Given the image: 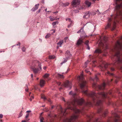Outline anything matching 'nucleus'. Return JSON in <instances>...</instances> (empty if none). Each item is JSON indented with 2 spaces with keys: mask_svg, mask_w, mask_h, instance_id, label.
Instances as JSON below:
<instances>
[{
  "mask_svg": "<svg viewBox=\"0 0 122 122\" xmlns=\"http://www.w3.org/2000/svg\"><path fill=\"white\" fill-rule=\"evenodd\" d=\"M84 102L83 99L82 98H78L75 99L73 102L70 103L68 102L67 103V105L68 106V108L67 109H64V111L63 112L62 107H60V111L61 112V113L64 116L65 115V112L67 109H70L71 110H73L75 113H78L81 112L80 110L77 109L76 107H71L69 106L70 105H72L73 106H74L75 104L77 103L79 105H81Z\"/></svg>",
  "mask_w": 122,
  "mask_h": 122,
  "instance_id": "nucleus-1",
  "label": "nucleus"
},
{
  "mask_svg": "<svg viewBox=\"0 0 122 122\" xmlns=\"http://www.w3.org/2000/svg\"><path fill=\"white\" fill-rule=\"evenodd\" d=\"M114 1L117 5L115 10H118L117 14L114 16V18H116L118 15L122 16V10H120L122 8V0H114Z\"/></svg>",
  "mask_w": 122,
  "mask_h": 122,
  "instance_id": "nucleus-2",
  "label": "nucleus"
},
{
  "mask_svg": "<svg viewBox=\"0 0 122 122\" xmlns=\"http://www.w3.org/2000/svg\"><path fill=\"white\" fill-rule=\"evenodd\" d=\"M82 93H83L85 94L87 96H89L92 97H94V98H93V99L94 100H95L94 98H97L99 96H102L104 97H106V93H105L103 92H101L99 93L98 94H96L94 92H92L90 94H88L87 93V90H86L85 91H82Z\"/></svg>",
  "mask_w": 122,
  "mask_h": 122,
  "instance_id": "nucleus-3",
  "label": "nucleus"
},
{
  "mask_svg": "<svg viewBox=\"0 0 122 122\" xmlns=\"http://www.w3.org/2000/svg\"><path fill=\"white\" fill-rule=\"evenodd\" d=\"M87 23L86 25H84V27H83L82 28L81 30L78 31L77 33H79L81 32V34L80 36L79 39L77 41L76 45H77L79 46L81 44L83 43L82 40L83 39L85 38L86 36V35L85 33L83 31V28L85 25L87 24Z\"/></svg>",
  "mask_w": 122,
  "mask_h": 122,
  "instance_id": "nucleus-4",
  "label": "nucleus"
},
{
  "mask_svg": "<svg viewBox=\"0 0 122 122\" xmlns=\"http://www.w3.org/2000/svg\"><path fill=\"white\" fill-rule=\"evenodd\" d=\"M122 53L120 51H118L116 53L115 57L116 58V61L118 62H121L122 61Z\"/></svg>",
  "mask_w": 122,
  "mask_h": 122,
  "instance_id": "nucleus-5",
  "label": "nucleus"
},
{
  "mask_svg": "<svg viewBox=\"0 0 122 122\" xmlns=\"http://www.w3.org/2000/svg\"><path fill=\"white\" fill-rule=\"evenodd\" d=\"M78 116L76 114H73L70 118H66L64 121V122H73L77 119Z\"/></svg>",
  "mask_w": 122,
  "mask_h": 122,
  "instance_id": "nucleus-6",
  "label": "nucleus"
},
{
  "mask_svg": "<svg viewBox=\"0 0 122 122\" xmlns=\"http://www.w3.org/2000/svg\"><path fill=\"white\" fill-rule=\"evenodd\" d=\"M78 79L80 80H83L82 82L80 84V87L81 89L83 88L86 86V81L83 80V77L82 74H81L80 76L78 77Z\"/></svg>",
  "mask_w": 122,
  "mask_h": 122,
  "instance_id": "nucleus-7",
  "label": "nucleus"
},
{
  "mask_svg": "<svg viewBox=\"0 0 122 122\" xmlns=\"http://www.w3.org/2000/svg\"><path fill=\"white\" fill-rule=\"evenodd\" d=\"M80 2V0H73L71 3V4L73 7H76L79 5Z\"/></svg>",
  "mask_w": 122,
  "mask_h": 122,
  "instance_id": "nucleus-8",
  "label": "nucleus"
},
{
  "mask_svg": "<svg viewBox=\"0 0 122 122\" xmlns=\"http://www.w3.org/2000/svg\"><path fill=\"white\" fill-rule=\"evenodd\" d=\"M116 48H118L120 49L122 46V42L120 41H117L116 44Z\"/></svg>",
  "mask_w": 122,
  "mask_h": 122,
  "instance_id": "nucleus-9",
  "label": "nucleus"
},
{
  "mask_svg": "<svg viewBox=\"0 0 122 122\" xmlns=\"http://www.w3.org/2000/svg\"><path fill=\"white\" fill-rule=\"evenodd\" d=\"M65 56L66 57V59L68 60L69 59V58L71 56V55L70 54L69 51H67L66 52Z\"/></svg>",
  "mask_w": 122,
  "mask_h": 122,
  "instance_id": "nucleus-10",
  "label": "nucleus"
},
{
  "mask_svg": "<svg viewBox=\"0 0 122 122\" xmlns=\"http://www.w3.org/2000/svg\"><path fill=\"white\" fill-rule=\"evenodd\" d=\"M71 84L68 81H67L66 83H65L64 85V86L65 87H70L71 86Z\"/></svg>",
  "mask_w": 122,
  "mask_h": 122,
  "instance_id": "nucleus-11",
  "label": "nucleus"
},
{
  "mask_svg": "<svg viewBox=\"0 0 122 122\" xmlns=\"http://www.w3.org/2000/svg\"><path fill=\"white\" fill-rule=\"evenodd\" d=\"M90 14L89 12H87L83 16L84 18L88 19L89 18Z\"/></svg>",
  "mask_w": 122,
  "mask_h": 122,
  "instance_id": "nucleus-12",
  "label": "nucleus"
},
{
  "mask_svg": "<svg viewBox=\"0 0 122 122\" xmlns=\"http://www.w3.org/2000/svg\"><path fill=\"white\" fill-rule=\"evenodd\" d=\"M112 20V18H109L108 20V23L105 27L106 29H107L108 28H109L111 24L110 23V22Z\"/></svg>",
  "mask_w": 122,
  "mask_h": 122,
  "instance_id": "nucleus-13",
  "label": "nucleus"
},
{
  "mask_svg": "<svg viewBox=\"0 0 122 122\" xmlns=\"http://www.w3.org/2000/svg\"><path fill=\"white\" fill-rule=\"evenodd\" d=\"M66 20H68V21L70 22V24L68 25V27L69 28L73 24V22L72 21L70 18H66Z\"/></svg>",
  "mask_w": 122,
  "mask_h": 122,
  "instance_id": "nucleus-14",
  "label": "nucleus"
},
{
  "mask_svg": "<svg viewBox=\"0 0 122 122\" xmlns=\"http://www.w3.org/2000/svg\"><path fill=\"white\" fill-rule=\"evenodd\" d=\"M66 20H68V21L70 22V24L68 25V27L69 28L73 24V22L72 21L70 18H66Z\"/></svg>",
  "mask_w": 122,
  "mask_h": 122,
  "instance_id": "nucleus-15",
  "label": "nucleus"
},
{
  "mask_svg": "<svg viewBox=\"0 0 122 122\" xmlns=\"http://www.w3.org/2000/svg\"><path fill=\"white\" fill-rule=\"evenodd\" d=\"M66 20H68V21L70 22V24L68 25V27L69 28L73 24V22L72 21L70 18H66Z\"/></svg>",
  "mask_w": 122,
  "mask_h": 122,
  "instance_id": "nucleus-16",
  "label": "nucleus"
},
{
  "mask_svg": "<svg viewBox=\"0 0 122 122\" xmlns=\"http://www.w3.org/2000/svg\"><path fill=\"white\" fill-rule=\"evenodd\" d=\"M39 4H38L36 5L35 6V7L33 8L31 10L32 11H34L36 10L38 8Z\"/></svg>",
  "mask_w": 122,
  "mask_h": 122,
  "instance_id": "nucleus-17",
  "label": "nucleus"
},
{
  "mask_svg": "<svg viewBox=\"0 0 122 122\" xmlns=\"http://www.w3.org/2000/svg\"><path fill=\"white\" fill-rule=\"evenodd\" d=\"M106 85V84L105 83H104L101 86H98V87L99 89H103Z\"/></svg>",
  "mask_w": 122,
  "mask_h": 122,
  "instance_id": "nucleus-18",
  "label": "nucleus"
},
{
  "mask_svg": "<svg viewBox=\"0 0 122 122\" xmlns=\"http://www.w3.org/2000/svg\"><path fill=\"white\" fill-rule=\"evenodd\" d=\"M63 40H62L60 41L58 43H57V45H58V46H57V48H58V47H61V45L63 43Z\"/></svg>",
  "mask_w": 122,
  "mask_h": 122,
  "instance_id": "nucleus-19",
  "label": "nucleus"
},
{
  "mask_svg": "<svg viewBox=\"0 0 122 122\" xmlns=\"http://www.w3.org/2000/svg\"><path fill=\"white\" fill-rule=\"evenodd\" d=\"M45 81L43 80H41L40 83V85L41 86H43L45 84Z\"/></svg>",
  "mask_w": 122,
  "mask_h": 122,
  "instance_id": "nucleus-20",
  "label": "nucleus"
},
{
  "mask_svg": "<svg viewBox=\"0 0 122 122\" xmlns=\"http://www.w3.org/2000/svg\"><path fill=\"white\" fill-rule=\"evenodd\" d=\"M85 3L87 7H89L91 5V3L88 1H86Z\"/></svg>",
  "mask_w": 122,
  "mask_h": 122,
  "instance_id": "nucleus-21",
  "label": "nucleus"
},
{
  "mask_svg": "<svg viewBox=\"0 0 122 122\" xmlns=\"http://www.w3.org/2000/svg\"><path fill=\"white\" fill-rule=\"evenodd\" d=\"M69 4V3L68 2H66L65 3H62V5L64 7H66L68 6Z\"/></svg>",
  "mask_w": 122,
  "mask_h": 122,
  "instance_id": "nucleus-22",
  "label": "nucleus"
},
{
  "mask_svg": "<svg viewBox=\"0 0 122 122\" xmlns=\"http://www.w3.org/2000/svg\"><path fill=\"white\" fill-rule=\"evenodd\" d=\"M95 52L97 53H100L101 52V51L100 49H98L96 50L95 51Z\"/></svg>",
  "mask_w": 122,
  "mask_h": 122,
  "instance_id": "nucleus-23",
  "label": "nucleus"
},
{
  "mask_svg": "<svg viewBox=\"0 0 122 122\" xmlns=\"http://www.w3.org/2000/svg\"><path fill=\"white\" fill-rule=\"evenodd\" d=\"M57 76L59 77V78H63L64 77V76L62 75H61V74H60L59 73H58L57 74Z\"/></svg>",
  "mask_w": 122,
  "mask_h": 122,
  "instance_id": "nucleus-24",
  "label": "nucleus"
},
{
  "mask_svg": "<svg viewBox=\"0 0 122 122\" xmlns=\"http://www.w3.org/2000/svg\"><path fill=\"white\" fill-rule=\"evenodd\" d=\"M69 94L70 95L74 96L76 95V93L74 92H73L72 91H70L69 92Z\"/></svg>",
  "mask_w": 122,
  "mask_h": 122,
  "instance_id": "nucleus-25",
  "label": "nucleus"
},
{
  "mask_svg": "<svg viewBox=\"0 0 122 122\" xmlns=\"http://www.w3.org/2000/svg\"><path fill=\"white\" fill-rule=\"evenodd\" d=\"M59 22L58 21H56L53 22L52 23V25L53 26H54L56 24H58Z\"/></svg>",
  "mask_w": 122,
  "mask_h": 122,
  "instance_id": "nucleus-26",
  "label": "nucleus"
},
{
  "mask_svg": "<svg viewBox=\"0 0 122 122\" xmlns=\"http://www.w3.org/2000/svg\"><path fill=\"white\" fill-rule=\"evenodd\" d=\"M35 62L36 63H37L38 64V66L40 68V70H41L42 68L41 67V64H39V62L38 61H36Z\"/></svg>",
  "mask_w": 122,
  "mask_h": 122,
  "instance_id": "nucleus-27",
  "label": "nucleus"
},
{
  "mask_svg": "<svg viewBox=\"0 0 122 122\" xmlns=\"http://www.w3.org/2000/svg\"><path fill=\"white\" fill-rule=\"evenodd\" d=\"M102 102L101 100H99L97 102L96 105H99Z\"/></svg>",
  "mask_w": 122,
  "mask_h": 122,
  "instance_id": "nucleus-28",
  "label": "nucleus"
},
{
  "mask_svg": "<svg viewBox=\"0 0 122 122\" xmlns=\"http://www.w3.org/2000/svg\"><path fill=\"white\" fill-rule=\"evenodd\" d=\"M51 34H48L45 36V38L47 39L49 38L51 36Z\"/></svg>",
  "mask_w": 122,
  "mask_h": 122,
  "instance_id": "nucleus-29",
  "label": "nucleus"
},
{
  "mask_svg": "<svg viewBox=\"0 0 122 122\" xmlns=\"http://www.w3.org/2000/svg\"><path fill=\"white\" fill-rule=\"evenodd\" d=\"M55 56H49V58L50 59H54L55 58Z\"/></svg>",
  "mask_w": 122,
  "mask_h": 122,
  "instance_id": "nucleus-30",
  "label": "nucleus"
},
{
  "mask_svg": "<svg viewBox=\"0 0 122 122\" xmlns=\"http://www.w3.org/2000/svg\"><path fill=\"white\" fill-rule=\"evenodd\" d=\"M115 27H116L115 26V23L114 22V23L113 27L112 28V30H114L115 28Z\"/></svg>",
  "mask_w": 122,
  "mask_h": 122,
  "instance_id": "nucleus-31",
  "label": "nucleus"
},
{
  "mask_svg": "<svg viewBox=\"0 0 122 122\" xmlns=\"http://www.w3.org/2000/svg\"><path fill=\"white\" fill-rule=\"evenodd\" d=\"M49 74H46L44 76V77L45 78H47L49 76Z\"/></svg>",
  "mask_w": 122,
  "mask_h": 122,
  "instance_id": "nucleus-32",
  "label": "nucleus"
},
{
  "mask_svg": "<svg viewBox=\"0 0 122 122\" xmlns=\"http://www.w3.org/2000/svg\"><path fill=\"white\" fill-rule=\"evenodd\" d=\"M33 71L34 73H36L38 72V69H33Z\"/></svg>",
  "mask_w": 122,
  "mask_h": 122,
  "instance_id": "nucleus-33",
  "label": "nucleus"
},
{
  "mask_svg": "<svg viewBox=\"0 0 122 122\" xmlns=\"http://www.w3.org/2000/svg\"><path fill=\"white\" fill-rule=\"evenodd\" d=\"M49 18H50V20L52 21H53L55 20H57V19H53L51 17H50Z\"/></svg>",
  "mask_w": 122,
  "mask_h": 122,
  "instance_id": "nucleus-34",
  "label": "nucleus"
},
{
  "mask_svg": "<svg viewBox=\"0 0 122 122\" xmlns=\"http://www.w3.org/2000/svg\"><path fill=\"white\" fill-rule=\"evenodd\" d=\"M85 72H86V73H88L89 74L91 73L87 69H86L85 70Z\"/></svg>",
  "mask_w": 122,
  "mask_h": 122,
  "instance_id": "nucleus-35",
  "label": "nucleus"
},
{
  "mask_svg": "<svg viewBox=\"0 0 122 122\" xmlns=\"http://www.w3.org/2000/svg\"><path fill=\"white\" fill-rule=\"evenodd\" d=\"M44 118L43 117H41L40 118V122H44L43 121Z\"/></svg>",
  "mask_w": 122,
  "mask_h": 122,
  "instance_id": "nucleus-36",
  "label": "nucleus"
},
{
  "mask_svg": "<svg viewBox=\"0 0 122 122\" xmlns=\"http://www.w3.org/2000/svg\"><path fill=\"white\" fill-rule=\"evenodd\" d=\"M67 61V60H66V59H64V61L63 62H62L61 63V65H62L63 64V63H65V62H66Z\"/></svg>",
  "mask_w": 122,
  "mask_h": 122,
  "instance_id": "nucleus-37",
  "label": "nucleus"
},
{
  "mask_svg": "<svg viewBox=\"0 0 122 122\" xmlns=\"http://www.w3.org/2000/svg\"><path fill=\"white\" fill-rule=\"evenodd\" d=\"M34 98V97L33 96H32L30 98V101H31L32 99H33Z\"/></svg>",
  "mask_w": 122,
  "mask_h": 122,
  "instance_id": "nucleus-38",
  "label": "nucleus"
},
{
  "mask_svg": "<svg viewBox=\"0 0 122 122\" xmlns=\"http://www.w3.org/2000/svg\"><path fill=\"white\" fill-rule=\"evenodd\" d=\"M41 98L43 99L44 100H45L46 99V97L44 96H42L41 97Z\"/></svg>",
  "mask_w": 122,
  "mask_h": 122,
  "instance_id": "nucleus-39",
  "label": "nucleus"
},
{
  "mask_svg": "<svg viewBox=\"0 0 122 122\" xmlns=\"http://www.w3.org/2000/svg\"><path fill=\"white\" fill-rule=\"evenodd\" d=\"M101 110H102L101 108H100L98 110V111H97L99 113Z\"/></svg>",
  "mask_w": 122,
  "mask_h": 122,
  "instance_id": "nucleus-40",
  "label": "nucleus"
},
{
  "mask_svg": "<svg viewBox=\"0 0 122 122\" xmlns=\"http://www.w3.org/2000/svg\"><path fill=\"white\" fill-rule=\"evenodd\" d=\"M89 41H86L85 43V44L87 46L88 45V43Z\"/></svg>",
  "mask_w": 122,
  "mask_h": 122,
  "instance_id": "nucleus-41",
  "label": "nucleus"
},
{
  "mask_svg": "<svg viewBox=\"0 0 122 122\" xmlns=\"http://www.w3.org/2000/svg\"><path fill=\"white\" fill-rule=\"evenodd\" d=\"M22 50L23 51H25V48L24 47H23Z\"/></svg>",
  "mask_w": 122,
  "mask_h": 122,
  "instance_id": "nucleus-42",
  "label": "nucleus"
},
{
  "mask_svg": "<svg viewBox=\"0 0 122 122\" xmlns=\"http://www.w3.org/2000/svg\"><path fill=\"white\" fill-rule=\"evenodd\" d=\"M29 114H28V113L25 116V117L26 118H27V117H28L29 116Z\"/></svg>",
  "mask_w": 122,
  "mask_h": 122,
  "instance_id": "nucleus-43",
  "label": "nucleus"
},
{
  "mask_svg": "<svg viewBox=\"0 0 122 122\" xmlns=\"http://www.w3.org/2000/svg\"><path fill=\"white\" fill-rule=\"evenodd\" d=\"M107 37H106L105 36L103 38V40L104 41H106L107 40Z\"/></svg>",
  "mask_w": 122,
  "mask_h": 122,
  "instance_id": "nucleus-44",
  "label": "nucleus"
},
{
  "mask_svg": "<svg viewBox=\"0 0 122 122\" xmlns=\"http://www.w3.org/2000/svg\"><path fill=\"white\" fill-rule=\"evenodd\" d=\"M93 87H96V84L95 83L93 84Z\"/></svg>",
  "mask_w": 122,
  "mask_h": 122,
  "instance_id": "nucleus-45",
  "label": "nucleus"
},
{
  "mask_svg": "<svg viewBox=\"0 0 122 122\" xmlns=\"http://www.w3.org/2000/svg\"><path fill=\"white\" fill-rule=\"evenodd\" d=\"M40 11H41V9H39V10L37 11V13H39Z\"/></svg>",
  "mask_w": 122,
  "mask_h": 122,
  "instance_id": "nucleus-46",
  "label": "nucleus"
},
{
  "mask_svg": "<svg viewBox=\"0 0 122 122\" xmlns=\"http://www.w3.org/2000/svg\"><path fill=\"white\" fill-rule=\"evenodd\" d=\"M3 115L2 114H0V118H1L3 117Z\"/></svg>",
  "mask_w": 122,
  "mask_h": 122,
  "instance_id": "nucleus-47",
  "label": "nucleus"
},
{
  "mask_svg": "<svg viewBox=\"0 0 122 122\" xmlns=\"http://www.w3.org/2000/svg\"><path fill=\"white\" fill-rule=\"evenodd\" d=\"M98 78L97 77V76H95V77L94 79V80H97V79H98Z\"/></svg>",
  "mask_w": 122,
  "mask_h": 122,
  "instance_id": "nucleus-48",
  "label": "nucleus"
},
{
  "mask_svg": "<svg viewBox=\"0 0 122 122\" xmlns=\"http://www.w3.org/2000/svg\"><path fill=\"white\" fill-rule=\"evenodd\" d=\"M107 65H108V64H105L104 66V68H107Z\"/></svg>",
  "mask_w": 122,
  "mask_h": 122,
  "instance_id": "nucleus-49",
  "label": "nucleus"
},
{
  "mask_svg": "<svg viewBox=\"0 0 122 122\" xmlns=\"http://www.w3.org/2000/svg\"><path fill=\"white\" fill-rule=\"evenodd\" d=\"M111 70L112 71H114V69L113 68H111Z\"/></svg>",
  "mask_w": 122,
  "mask_h": 122,
  "instance_id": "nucleus-50",
  "label": "nucleus"
},
{
  "mask_svg": "<svg viewBox=\"0 0 122 122\" xmlns=\"http://www.w3.org/2000/svg\"><path fill=\"white\" fill-rule=\"evenodd\" d=\"M61 82H58L57 83V84L59 85H60V84H61Z\"/></svg>",
  "mask_w": 122,
  "mask_h": 122,
  "instance_id": "nucleus-51",
  "label": "nucleus"
},
{
  "mask_svg": "<svg viewBox=\"0 0 122 122\" xmlns=\"http://www.w3.org/2000/svg\"><path fill=\"white\" fill-rule=\"evenodd\" d=\"M74 11L76 13H78L79 12L78 10L76 11V10H74Z\"/></svg>",
  "mask_w": 122,
  "mask_h": 122,
  "instance_id": "nucleus-52",
  "label": "nucleus"
},
{
  "mask_svg": "<svg viewBox=\"0 0 122 122\" xmlns=\"http://www.w3.org/2000/svg\"><path fill=\"white\" fill-rule=\"evenodd\" d=\"M87 49H88V50H90V47H89V46L88 45H87Z\"/></svg>",
  "mask_w": 122,
  "mask_h": 122,
  "instance_id": "nucleus-53",
  "label": "nucleus"
},
{
  "mask_svg": "<svg viewBox=\"0 0 122 122\" xmlns=\"http://www.w3.org/2000/svg\"><path fill=\"white\" fill-rule=\"evenodd\" d=\"M87 62H85V65H86V66H85V68H86V65H87Z\"/></svg>",
  "mask_w": 122,
  "mask_h": 122,
  "instance_id": "nucleus-54",
  "label": "nucleus"
},
{
  "mask_svg": "<svg viewBox=\"0 0 122 122\" xmlns=\"http://www.w3.org/2000/svg\"><path fill=\"white\" fill-rule=\"evenodd\" d=\"M118 119H116L115 120V122H118Z\"/></svg>",
  "mask_w": 122,
  "mask_h": 122,
  "instance_id": "nucleus-55",
  "label": "nucleus"
},
{
  "mask_svg": "<svg viewBox=\"0 0 122 122\" xmlns=\"http://www.w3.org/2000/svg\"><path fill=\"white\" fill-rule=\"evenodd\" d=\"M30 112H31V111L30 110L27 111L26 112H28V113Z\"/></svg>",
  "mask_w": 122,
  "mask_h": 122,
  "instance_id": "nucleus-56",
  "label": "nucleus"
},
{
  "mask_svg": "<svg viewBox=\"0 0 122 122\" xmlns=\"http://www.w3.org/2000/svg\"><path fill=\"white\" fill-rule=\"evenodd\" d=\"M98 120V119L97 118L96 119V121H95L94 122H98L97 121Z\"/></svg>",
  "mask_w": 122,
  "mask_h": 122,
  "instance_id": "nucleus-57",
  "label": "nucleus"
},
{
  "mask_svg": "<svg viewBox=\"0 0 122 122\" xmlns=\"http://www.w3.org/2000/svg\"><path fill=\"white\" fill-rule=\"evenodd\" d=\"M62 100H63L64 101V102H65V98H63V97L62 98Z\"/></svg>",
  "mask_w": 122,
  "mask_h": 122,
  "instance_id": "nucleus-58",
  "label": "nucleus"
},
{
  "mask_svg": "<svg viewBox=\"0 0 122 122\" xmlns=\"http://www.w3.org/2000/svg\"><path fill=\"white\" fill-rule=\"evenodd\" d=\"M46 68V66H44L43 67V69L44 70H45Z\"/></svg>",
  "mask_w": 122,
  "mask_h": 122,
  "instance_id": "nucleus-59",
  "label": "nucleus"
},
{
  "mask_svg": "<svg viewBox=\"0 0 122 122\" xmlns=\"http://www.w3.org/2000/svg\"><path fill=\"white\" fill-rule=\"evenodd\" d=\"M87 117H89V118H91V116H89V115H88V116H87Z\"/></svg>",
  "mask_w": 122,
  "mask_h": 122,
  "instance_id": "nucleus-60",
  "label": "nucleus"
},
{
  "mask_svg": "<svg viewBox=\"0 0 122 122\" xmlns=\"http://www.w3.org/2000/svg\"><path fill=\"white\" fill-rule=\"evenodd\" d=\"M107 112H105V113H104V115L105 116L106 115V114H107Z\"/></svg>",
  "mask_w": 122,
  "mask_h": 122,
  "instance_id": "nucleus-61",
  "label": "nucleus"
},
{
  "mask_svg": "<svg viewBox=\"0 0 122 122\" xmlns=\"http://www.w3.org/2000/svg\"><path fill=\"white\" fill-rule=\"evenodd\" d=\"M58 13V12L57 11H56V12H53V13Z\"/></svg>",
  "mask_w": 122,
  "mask_h": 122,
  "instance_id": "nucleus-62",
  "label": "nucleus"
},
{
  "mask_svg": "<svg viewBox=\"0 0 122 122\" xmlns=\"http://www.w3.org/2000/svg\"><path fill=\"white\" fill-rule=\"evenodd\" d=\"M22 122H26V121H22Z\"/></svg>",
  "mask_w": 122,
  "mask_h": 122,
  "instance_id": "nucleus-63",
  "label": "nucleus"
},
{
  "mask_svg": "<svg viewBox=\"0 0 122 122\" xmlns=\"http://www.w3.org/2000/svg\"><path fill=\"white\" fill-rule=\"evenodd\" d=\"M28 91V89H25L26 91L27 92Z\"/></svg>",
  "mask_w": 122,
  "mask_h": 122,
  "instance_id": "nucleus-64",
  "label": "nucleus"
}]
</instances>
